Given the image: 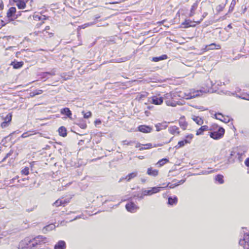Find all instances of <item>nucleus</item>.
Returning <instances> with one entry per match:
<instances>
[{"label":"nucleus","instance_id":"nucleus-1","mask_svg":"<svg viewBox=\"0 0 249 249\" xmlns=\"http://www.w3.org/2000/svg\"><path fill=\"white\" fill-rule=\"evenodd\" d=\"M201 93V90H196L194 89H190L188 90H186L184 93L178 95V97L184 98L186 100H189L199 96Z\"/></svg>","mask_w":249,"mask_h":249},{"label":"nucleus","instance_id":"nucleus-2","mask_svg":"<svg viewBox=\"0 0 249 249\" xmlns=\"http://www.w3.org/2000/svg\"><path fill=\"white\" fill-rule=\"evenodd\" d=\"M224 133V129L223 127H219L217 130L210 132V136L214 140H218L223 136Z\"/></svg>","mask_w":249,"mask_h":249},{"label":"nucleus","instance_id":"nucleus-3","mask_svg":"<svg viewBox=\"0 0 249 249\" xmlns=\"http://www.w3.org/2000/svg\"><path fill=\"white\" fill-rule=\"evenodd\" d=\"M16 12V8L14 7H11L9 9L7 12V17L8 18V21L6 23L4 22L3 20H1L2 26H3L6 25V23L10 22V21H13L12 17L15 14Z\"/></svg>","mask_w":249,"mask_h":249},{"label":"nucleus","instance_id":"nucleus-4","mask_svg":"<svg viewBox=\"0 0 249 249\" xmlns=\"http://www.w3.org/2000/svg\"><path fill=\"white\" fill-rule=\"evenodd\" d=\"M163 188L164 187H154L149 190H144L142 191V193L144 196L152 195L160 192L161 189Z\"/></svg>","mask_w":249,"mask_h":249},{"label":"nucleus","instance_id":"nucleus-5","mask_svg":"<svg viewBox=\"0 0 249 249\" xmlns=\"http://www.w3.org/2000/svg\"><path fill=\"white\" fill-rule=\"evenodd\" d=\"M239 244L244 249H249V234L244 235V238L240 240Z\"/></svg>","mask_w":249,"mask_h":249},{"label":"nucleus","instance_id":"nucleus-6","mask_svg":"<svg viewBox=\"0 0 249 249\" xmlns=\"http://www.w3.org/2000/svg\"><path fill=\"white\" fill-rule=\"evenodd\" d=\"M125 208L128 212L131 213L136 212L139 208L138 206H137L132 202H130L126 204L125 205Z\"/></svg>","mask_w":249,"mask_h":249},{"label":"nucleus","instance_id":"nucleus-7","mask_svg":"<svg viewBox=\"0 0 249 249\" xmlns=\"http://www.w3.org/2000/svg\"><path fill=\"white\" fill-rule=\"evenodd\" d=\"M34 239L36 241L35 243L36 244H37L38 246L44 244L47 242V239L46 237L42 235L37 236L34 238Z\"/></svg>","mask_w":249,"mask_h":249},{"label":"nucleus","instance_id":"nucleus-8","mask_svg":"<svg viewBox=\"0 0 249 249\" xmlns=\"http://www.w3.org/2000/svg\"><path fill=\"white\" fill-rule=\"evenodd\" d=\"M173 99H171L170 100L165 101V103L168 106L172 107H176L177 105H182L184 103H183L184 101H176Z\"/></svg>","mask_w":249,"mask_h":249},{"label":"nucleus","instance_id":"nucleus-9","mask_svg":"<svg viewBox=\"0 0 249 249\" xmlns=\"http://www.w3.org/2000/svg\"><path fill=\"white\" fill-rule=\"evenodd\" d=\"M138 130L142 133H150L152 130V128L150 126L141 125L138 127Z\"/></svg>","mask_w":249,"mask_h":249},{"label":"nucleus","instance_id":"nucleus-10","mask_svg":"<svg viewBox=\"0 0 249 249\" xmlns=\"http://www.w3.org/2000/svg\"><path fill=\"white\" fill-rule=\"evenodd\" d=\"M163 98L154 96L151 98V103L156 105H159L163 103Z\"/></svg>","mask_w":249,"mask_h":249},{"label":"nucleus","instance_id":"nucleus-11","mask_svg":"<svg viewBox=\"0 0 249 249\" xmlns=\"http://www.w3.org/2000/svg\"><path fill=\"white\" fill-rule=\"evenodd\" d=\"M215 118L225 123H229L230 122V118L228 116L225 117L221 113L215 114Z\"/></svg>","mask_w":249,"mask_h":249},{"label":"nucleus","instance_id":"nucleus-12","mask_svg":"<svg viewBox=\"0 0 249 249\" xmlns=\"http://www.w3.org/2000/svg\"><path fill=\"white\" fill-rule=\"evenodd\" d=\"M177 96L178 97V95L176 93H167L164 95L163 99H164L165 101H168L175 99Z\"/></svg>","mask_w":249,"mask_h":249},{"label":"nucleus","instance_id":"nucleus-13","mask_svg":"<svg viewBox=\"0 0 249 249\" xmlns=\"http://www.w3.org/2000/svg\"><path fill=\"white\" fill-rule=\"evenodd\" d=\"M66 248V243L62 240L59 241L54 246V249H65Z\"/></svg>","mask_w":249,"mask_h":249},{"label":"nucleus","instance_id":"nucleus-14","mask_svg":"<svg viewBox=\"0 0 249 249\" xmlns=\"http://www.w3.org/2000/svg\"><path fill=\"white\" fill-rule=\"evenodd\" d=\"M60 112L62 114L66 115L67 117H68L69 118H71V112L68 107H65L62 109L60 111Z\"/></svg>","mask_w":249,"mask_h":249},{"label":"nucleus","instance_id":"nucleus-15","mask_svg":"<svg viewBox=\"0 0 249 249\" xmlns=\"http://www.w3.org/2000/svg\"><path fill=\"white\" fill-rule=\"evenodd\" d=\"M155 127L156 128V130L157 131H160L162 129H165L167 127V124L166 122H163L156 124Z\"/></svg>","mask_w":249,"mask_h":249},{"label":"nucleus","instance_id":"nucleus-16","mask_svg":"<svg viewBox=\"0 0 249 249\" xmlns=\"http://www.w3.org/2000/svg\"><path fill=\"white\" fill-rule=\"evenodd\" d=\"M209 130V127L207 125H203L196 131V135H202L204 131H208Z\"/></svg>","mask_w":249,"mask_h":249},{"label":"nucleus","instance_id":"nucleus-17","mask_svg":"<svg viewBox=\"0 0 249 249\" xmlns=\"http://www.w3.org/2000/svg\"><path fill=\"white\" fill-rule=\"evenodd\" d=\"M168 131L172 134H175L176 133L179 134V128L176 126H172L169 127Z\"/></svg>","mask_w":249,"mask_h":249},{"label":"nucleus","instance_id":"nucleus-18","mask_svg":"<svg viewBox=\"0 0 249 249\" xmlns=\"http://www.w3.org/2000/svg\"><path fill=\"white\" fill-rule=\"evenodd\" d=\"M23 62L22 61L18 62L14 61L12 62L11 65L13 66V68L15 69H18L22 67L23 65Z\"/></svg>","mask_w":249,"mask_h":249},{"label":"nucleus","instance_id":"nucleus-19","mask_svg":"<svg viewBox=\"0 0 249 249\" xmlns=\"http://www.w3.org/2000/svg\"><path fill=\"white\" fill-rule=\"evenodd\" d=\"M147 174L148 175L156 177L158 174V171L156 169H153L152 168H149L147 169Z\"/></svg>","mask_w":249,"mask_h":249},{"label":"nucleus","instance_id":"nucleus-20","mask_svg":"<svg viewBox=\"0 0 249 249\" xmlns=\"http://www.w3.org/2000/svg\"><path fill=\"white\" fill-rule=\"evenodd\" d=\"M168 56L166 54H163L159 57H153L152 60L154 62H158L162 60H165L167 59Z\"/></svg>","mask_w":249,"mask_h":249},{"label":"nucleus","instance_id":"nucleus-21","mask_svg":"<svg viewBox=\"0 0 249 249\" xmlns=\"http://www.w3.org/2000/svg\"><path fill=\"white\" fill-rule=\"evenodd\" d=\"M214 49H220V45H217L215 43H212L209 45L206 46V50L208 51L209 50H213Z\"/></svg>","mask_w":249,"mask_h":249},{"label":"nucleus","instance_id":"nucleus-22","mask_svg":"<svg viewBox=\"0 0 249 249\" xmlns=\"http://www.w3.org/2000/svg\"><path fill=\"white\" fill-rule=\"evenodd\" d=\"M58 132L59 135L63 137L66 136L67 135V130L66 128L64 126H61L59 127L58 129Z\"/></svg>","mask_w":249,"mask_h":249},{"label":"nucleus","instance_id":"nucleus-23","mask_svg":"<svg viewBox=\"0 0 249 249\" xmlns=\"http://www.w3.org/2000/svg\"><path fill=\"white\" fill-rule=\"evenodd\" d=\"M138 175L137 172H132L131 173L129 174L125 178V179H126L127 181H129L131 179L136 177Z\"/></svg>","mask_w":249,"mask_h":249},{"label":"nucleus","instance_id":"nucleus-24","mask_svg":"<svg viewBox=\"0 0 249 249\" xmlns=\"http://www.w3.org/2000/svg\"><path fill=\"white\" fill-rule=\"evenodd\" d=\"M179 124L180 126L183 129L185 130L186 129L187 126V122L183 119H180L179 121Z\"/></svg>","mask_w":249,"mask_h":249},{"label":"nucleus","instance_id":"nucleus-25","mask_svg":"<svg viewBox=\"0 0 249 249\" xmlns=\"http://www.w3.org/2000/svg\"><path fill=\"white\" fill-rule=\"evenodd\" d=\"M42 36L45 38L51 37L53 36V33L52 32H49L46 30H43L42 31Z\"/></svg>","mask_w":249,"mask_h":249},{"label":"nucleus","instance_id":"nucleus-26","mask_svg":"<svg viewBox=\"0 0 249 249\" xmlns=\"http://www.w3.org/2000/svg\"><path fill=\"white\" fill-rule=\"evenodd\" d=\"M193 119L198 125H201L203 123V120L199 117L194 116Z\"/></svg>","mask_w":249,"mask_h":249},{"label":"nucleus","instance_id":"nucleus-27","mask_svg":"<svg viewBox=\"0 0 249 249\" xmlns=\"http://www.w3.org/2000/svg\"><path fill=\"white\" fill-rule=\"evenodd\" d=\"M35 241L34 239H32L30 241L29 243V247H30L31 249H36L37 248L38 245L35 243Z\"/></svg>","mask_w":249,"mask_h":249},{"label":"nucleus","instance_id":"nucleus-28","mask_svg":"<svg viewBox=\"0 0 249 249\" xmlns=\"http://www.w3.org/2000/svg\"><path fill=\"white\" fill-rule=\"evenodd\" d=\"M178 201V198L177 197H174L173 198L171 197H169L168 198V204L169 205H173L177 203Z\"/></svg>","mask_w":249,"mask_h":249},{"label":"nucleus","instance_id":"nucleus-29","mask_svg":"<svg viewBox=\"0 0 249 249\" xmlns=\"http://www.w3.org/2000/svg\"><path fill=\"white\" fill-rule=\"evenodd\" d=\"M197 6V4L196 3H194V4L192 6L190 13L189 14L190 17H192L195 14V10H196Z\"/></svg>","mask_w":249,"mask_h":249},{"label":"nucleus","instance_id":"nucleus-30","mask_svg":"<svg viewBox=\"0 0 249 249\" xmlns=\"http://www.w3.org/2000/svg\"><path fill=\"white\" fill-rule=\"evenodd\" d=\"M12 114L11 113H8L6 116L3 119V122H6L10 124L12 120Z\"/></svg>","mask_w":249,"mask_h":249},{"label":"nucleus","instance_id":"nucleus-31","mask_svg":"<svg viewBox=\"0 0 249 249\" xmlns=\"http://www.w3.org/2000/svg\"><path fill=\"white\" fill-rule=\"evenodd\" d=\"M55 228V225L53 224H50L49 225L45 226L43 230H46L47 231H52V230L54 229Z\"/></svg>","mask_w":249,"mask_h":249},{"label":"nucleus","instance_id":"nucleus-32","mask_svg":"<svg viewBox=\"0 0 249 249\" xmlns=\"http://www.w3.org/2000/svg\"><path fill=\"white\" fill-rule=\"evenodd\" d=\"M16 5L18 6V9H24L26 7V3L24 1V0L19 2L16 4Z\"/></svg>","mask_w":249,"mask_h":249},{"label":"nucleus","instance_id":"nucleus-33","mask_svg":"<svg viewBox=\"0 0 249 249\" xmlns=\"http://www.w3.org/2000/svg\"><path fill=\"white\" fill-rule=\"evenodd\" d=\"M169 161V160L166 158L162 159L160 160L157 163V164H159L160 166H161L163 165L166 163L168 162Z\"/></svg>","mask_w":249,"mask_h":249},{"label":"nucleus","instance_id":"nucleus-34","mask_svg":"<svg viewBox=\"0 0 249 249\" xmlns=\"http://www.w3.org/2000/svg\"><path fill=\"white\" fill-rule=\"evenodd\" d=\"M223 176L221 175H218L215 177V180L219 182L220 184H222L224 182L223 179Z\"/></svg>","mask_w":249,"mask_h":249},{"label":"nucleus","instance_id":"nucleus-35","mask_svg":"<svg viewBox=\"0 0 249 249\" xmlns=\"http://www.w3.org/2000/svg\"><path fill=\"white\" fill-rule=\"evenodd\" d=\"M191 21L190 20H185V21L182 23V25H184V28H188L191 26H194L195 25H191L190 23Z\"/></svg>","mask_w":249,"mask_h":249},{"label":"nucleus","instance_id":"nucleus-36","mask_svg":"<svg viewBox=\"0 0 249 249\" xmlns=\"http://www.w3.org/2000/svg\"><path fill=\"white\" fill-rule=\"evenodd\" d=\"M53 205L55 206L56 207H59L60 206H63L64 205V202L61 199H58L54 203Z\"/></svg>","mask_w":249,"mask_h":249},{"label":"nucleus","instance_id":"nucleus-37","mask_svg":"<svg viewBox=\"0 0 249 249\" xmlns=\"http://www.w3.org/2000/svg\"><path fill=\"white\" fill-rule=\"evenodd\" d=\"M235 4H236V0H232L230 6L229 7V12H232L233 11Z\"/></svg>","mask_w":249,"mask_h":249},{"label":"nucleus","instance_id":"nucleus-38","mask_svg":"<svg viewBox=\"0 0 249 249\" xmlns=\"http://www.w3.org/2000/svg\"><path fill=\"white\" fill-rule=\"evenodd\" d=\"M82 113L84 115V118L88 119L90 118L91 116V113L90 111L87 112L85 113L84 111H82Z\"/></svg>","mask_w":249,"mask_h":249},{"label":"nucleus","instance_id":"nucleus-39","mask_svg":"<svg viewBox=\"0 0 249 249\" xmlns=\"http://www.w3.org/2000/svg\"><path fill=\"white\" fill-rule=\"evenodd\" d=\"M178 185V183H174V184H171L170 183H168V184L165 186H164L163 187L166 188V187H169V188H174L176 186H177Z\"/></svg>","mask_w":249,"mask_h":249},{"label":"nucleus","instance_id":"nucleus-40","mask_svg":"<svg viewBox=\"0 0 249 249\" xmlns=\"http://www.w3.org/2000/svg\"><path fill=\"white\" fill-rule=\"evenodd\" d=\"M29 168L28 167H25L23 169L21 170V173L25 175H28L29 173Z\"/></svg>","mask_w":249,"mask_h":249},{"label":"nucleus","instance_id":"nucleus-41","mask_svg":"<svg viewBox=\"0 0 249 249\" xmlns=\"http://www.w3.org/2000/svg\"><path fill=\"white\" fill-rule=\"evenodd\" d=\"M225 4H221L218 5L216 7V10L218 12L222 11L224 8Z\"/></svg>","mask_w":249,"mask_h":249},{"label":"nucleus","instance_id":"nucleus-42","mask_svg":"<svg viewBox=\"0 0 249 249\" xmlns=\"http://www.w3.org/2000/svg\"><path fill=\"white\" fill-rule=\"evenodd\" d=\"M144 146H148L149 147H140L139 150L142 151V150H143L144 149H150L152 147V144L150 143L145 144Z\"/></svg>","mask_w":249,"mask_h":249},{"label":"nucleus","instance_id":"nucleus-43","mask_svg":"<svg viewBox=\"0 0 249 249\" xmlns=\"http://www.w3.org/2000/svg\"><path fill=\"white\" fill-rule=\"evenodd\" d=\"M47 75H48L47 72H41L40 74H38V75L40 76V78L43 79H45V78L48 79V78L47 77Z\"/></svg>","mask_w":249,"mask_h":249},{"label":"nucleus","instance_id":"nucleus-44","mask_svg":"<svg viewBox=\"0 0 249 249\" xmlns=\"http://www.w3.org/2000/svg\"><path fill=\"white\" fill-rule=\"evenodd\" d=\"M184 146V145L183 143V142H182V141H181L178 142V144L177 145H176L175 147L176 149H179Z\"/></svg>","mask_w":249,"mask_h":249},{"label":"nucleus","instance_id":"nucleus-45","mask_svg":"<svg viewBox=\"0 0 249 249\" xmlns=\"http://www.w3.org/2000/svg\"><path fill=\"white\" fill-rule=\"evenodd\" d=\"M42 93H43V90H41V89H37V90H36L35 91H34L33 92V96L36 95H39V94H41Z\"/></svg>","mask_w":249,"mask_h":249},{"label":"nucleus","instance_id":"nucleus-46","mask_svg":"<svg viewBox=\"0 0 249 249\" xmlns=\"http://www.w3.org/2000/svg\"><path fill=\"white\" fill-rule=\"evenodd\" d=\"M13 153V150H10L9 153H8L5 157L3 159L2 161H4L7 158L9 157Z\"/></svg>","mask_w":249,"mask_h":249},{"label":"nucleus","instance_id":"nucleus-47","mask_svg":"<svg viewBox=\"0 0 249 249\" xmlns=\"http://www.w3.org/2000/svg\"><path fill=\"white\" fill-rule=\"evenodd\" d=\"M193 137L194 135L192 134H190L186 136V139L189 140V142H191Z\"/></svg>","mask_w":249,"mask_h":249},{"label":"nucleus","instance_id":"nucleus-48","mask_svg":"<svg viewBox=\"0 0 249 249\" xmlns=\"http://www.w3.org/2000/svg\"><path fill=\"white\" fill-rule=\"evenodd\" d=\"M9 123H8L6 122H3L1 124V126L2 128H5L6 127H7L9 125Z\"/></svg>","mask_w":249,"mask_h":249},{"label":"nucleus","instance_id":"nucleus-49","mask_svg":"<svg viewBox=\"0 0 249 249\" xmlns=\"http://www.w3.org/2000/svg\"><path fill=\"white\" fill-rule=\"evenodd\" d=\"M48 73V75H55V69H53L51 72H47Z\"/></svg>","mask_w":249,"mask_h":249},{"label":"nucleus","instance_id":"nucleus-50","mask_svg":"<svg viewBox=\"0 0 249 249\" xmlns=\"http://www.w3.org/2000/svg\"><path fill=\"white\" fill-rule=\"evenodd\" d=\"M34 18L36 19H38L39 20H42V18L43 19L45 18H42L41 17L37 16V15L35 16Z\"/></svg>","mask_w":249,"mask_h":249},{"label":"nucleus","instance_id":"nucleus-51","mask_svg":"<svg viewBox=\"0 0 249 249\" xmlns=\"http://www.w3.org/2000/svg\"><path fill=\"white\" fill-rule=\"evenodd\" d=\"M101 124V121L99 119H97L94 121L95 125H98Z\"/></svg>","mask_w":249,"mask_h":249},{"label":"nucleus","instance_id":"nucleus-52","mask_svg":"<svg viewBox=\"0 0 249 249\" xmlns=\"http://www.w3.org/2000/svg\"><path fill=\"white\" fill-rule=\"evenodd\" d=\"M27 132H25L24 133H23L22 134V135L21 136V137L22 138H27V137H28L29 135H27Z\"/></svg>","mask_w":249,"mask_h":249},{"label":"nucleus","instance_id":"nucleus-53","mask_svg":"<svg viewBox=\"0 0 249 249\" xmlns=\"http://www.w3.org/2000/svg\"><path fill=\"white\" fill-rule=\"evenodd\" d=\"M245 164L247 167H249V158H247L245 161Z\"/></svg>","mask_w":249,"mask_h":249},{"label":"nucleus","instance_id":"nucleus-54","mask_svg":"<svg viewBox=\"0 0 249 249\" xmlns=\"http://www.w3.org/2000/svg\"><path fill=\"white\" fill-rule=\"evenodd\" d=\"M242 98L245 100H249V94L245 95L244 96L242 97Z\"/></svg>","mask_w":249,"mask_h":249},{"label":"nucleus","instance_id":"nucleus-55","mask_svg":"<svg viewBox=\"0 0 249 249\" xmlns=\"http://www.w3.org/2000/svg\"><path fill=\"white\" fill-rule=\"evenodd\" d=\"M87 124H80V127L83 129H85L87 127Z\"/></svg>","mask_w":249,"mask_h":249},{"label":"nucleus","instance_id":"nucleus-56","mask_svg":"<svg viewBox=\"0 0 249 249\" xmlns=\"http://www.w3.org/2000/svg\"><path fill=\"white\" fill-rule=\"evenodd\" d=\"M36 206H34L31 209H28L26 210V212H32V211H34L36 209Z\"/></svg>","mask_w":249,"mask_h":249},{"label":"nucleus","instance_id":"nucleus-57","mask_svg":"<svg viewBox=\"0 0 249 249\" xmlns=\"http://www.w3.org/2000/svg\"><path fill=\"white\" fill-rule=\"evenodd\" d=\"M182 142H183V143H184V145L186 144L190 143V142H189V140H186V139H185V140H183Z\"/></svg>","mask_w":249,"mask_h":249},{"label":"nucleus","instance_id":"nucleus-58","mask_svg":"<svg viewBox=\"0 0 249 249\" xmlns=\"http://www.w3.org/2000/svg\"><path fill=\"white\" fill-rule=\"evenodd\" d=\"M182 142H183V143H184V145L186 144L190 143V142H189V140H186V139H185V140H183Z\"/></svg>","mask_w":249,"mask_h":249},{"label":"nucleus","instance_id":"nucleus-59","mask_svg":"<svg viewBox=\"0 0 249 249\" xmlns=\"http://www.w3.org/2000/svg\"><path fill=\"white\" fill-rule=\"evenodd\" d=\"M3 4L1 0H0V10H2L3 8Z\"/></svg>","mask_w":249,"mask_h":249},{"label":"nucleus","instance_id":"nucleus-60","mask_svg":"<svg viewBox=\"0 0 249 249\" xmlns=\"http://www.w3.org/2000/svg\"><path fill=\"white\" fill-rule=\"evenodd\" d=\"M237 155H238V159H239V160L240 161H242V160H241V157H242V154H240L239 153H238L237 154Z\"/></svg>","mask_w":249,"mask_h":249},{"label":"nucleus","instance_id":"nucleus-61","mask_svg":"<svg viewBox=\"0 0 249 249\" xmlns=\"http://www.w3.org/2000/svg\"><path fill=\"white\" fill-rule=\"evenodd\" d=\"M50 29V26H47L45 27V29L44 30H46V31H48V30H49Z\"/></svg>","mask_w":249,"mask_h":249},{"label":"nucleus","instance_id":"nucleus-62","mask_svg":"<svg viewBox=\"0 0 249 249\" xmlns=\"http://www.w3.org/2000/svg\"><path fill=\"white\" fill-rule=\"evenodd\" d=\"M141 146V143H138L136 144V148H140Z\"/></svg>","mask_w":249,"mask_h":249},{"label":"nucleus","instance_id":"nucleus-63","mask_svg":"<svg viewBox=\"0 0 249 249\" xmlns=\"http://www.w3.org/2000/svg\"><path fill=\"white\" fill-rule=\"evenodd\" d=\"M143 196H144V195H143V194H142L140 196H138V197H139L140 199H142V198H143Z\"/></svg>","mask_w":249,"mask_h":249},{"label":"nucleus","instance_id":"nucleus-64","mask_svg":"<svg viewBox=\"0 0 249 249\" xmlns=\"http://www.w3.org/2000/svg\"><path fill=\"white\" fill-rule=\"evenodd\" d=\"M12 249H19V248L18 246H13Z\"/></svg>","mask_w":249,"mask_h":249}]
</instances>
